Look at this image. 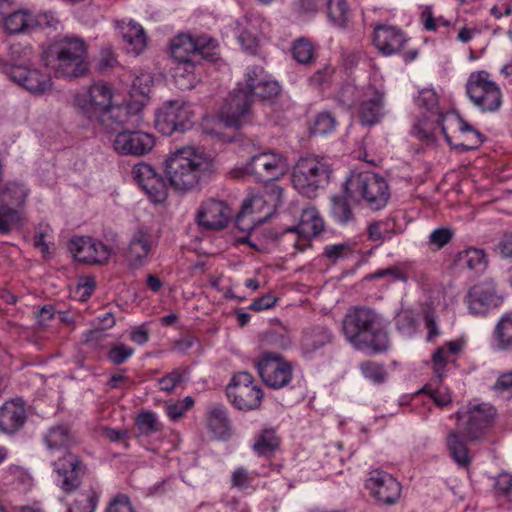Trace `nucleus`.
I'll return each mask as SVG.
<instances>
[{
	"instance_id": "obj_1",
	"label": "nucleus",
	"mask_w": 512,
	"mask_h": 512,
	"mask_svg": "<svg viewBox=\"0 0 512 512\" xmlns=\"http://www.w3.org/2000/svg\"><path fill=\"white\" fill-rule=\"evenodd\" d=\"M279 92L278 82L270 79L263 67L250 66L246 71L245 82L239 83L226 100L225 111L221 113L219 120L226 127L239 129L249 121L253 98L269 100Z\"/></svg>"
},
{
	"instance_id": "obj_2",
	"label": "nucleus",
	"mask_w": 512,
	"mask_h": 512,
	"mask_svg": "<svg viewBox=\"0 0 512 512\" xmlns=\"http://www.w3.org/2000/svg\"><path fill=\"white\" fill-rule=\"evenodd\" d=\"M455 416L457 428L447 435L446 445L457 465L467 468L472 461V456L462 437L469 442L481 440L492 426L496 410L489 403H469L458 410Z\"/></svg>"
},
{
	"instance_id": "obj_3",
	"label": "nucleus",
	"mask_w": 512,
	"mask_h": 512,
	"mask_svg": "<svg viewBox=\"0 0 512 512\" xmlns=\"http://www.w3.org/2000/svg\"><path fill=\"white\" fill-rule=\"evenodd\" d=\"M346 341L356 350L383 354L390 349V339L381 316L363 306L350 307L342 320Z\"/></svg>"
},
{
	"instance_id": "obj_4",
	"label": "nucleus",
	"mask_w": 512,
	"mask_h": 512,
	"mask_svg": "<svg viewBox=\"0 0 512 512\" xmlns=\"http://www.w3.org/2000/svg\"><path fill=\"white\" fill-rule=\"evenodd\" d=\"M165 173L175 190L187 192L198 188L212 176L214 163L199 148L181 147L166 159Z\"/></svg>"
},
{
	"instance_id": "obj_5",
	"label": "nucleus",
	"mask_w": 512,
	"mask_h": 512,
	"mask_svg": "<svg viewBox=\"0 0 512 512\" xmlns=\"http://www.w3.org/2000/svg\"><path fill=\"white\" fill-rule=\"evenodd\" d=\"M112 89L107 84L97 83L85 92L77 94L74 105L78 112L91 123H97L103 131L112 123L127 120V105H112Z\"/></svg>"
},
{
	"instance_id": "obj_6",
	"label": "nucleus",
	"mask_w": 512,
	"mask_h": 512,
	"mask_svg": "<svg viewBox=\"0 0 512 512\" xmlns=\"http://www.w3.org/2000/svg\"><path fill=\"white\" fill-rule=\"evenodd\" d=\"M218 43L207 36L193 38L189 34H179L170 44L171 56L177 62L176 77H189L188 88L194 86V72L203 60L214 62L218 58Z\"/></svg>"
},
{
	"instance_id": "obj_7",
	"label": "nucleus",
	"mask_w": 512,
	"mask_h": 512,
	"mask_svg": "<svg viewBox=\"0 0 512 512\" xmlns=\"http://www.w3.org/2000/svg\"><path fill=\"white\" fill-rule=\"evenodd\" d=\"M141 119L139 111L129 109L127 120L124 123H112L103 130L118 154L139 157L146 155L153 149L155 145L154 137L137 129Z\"/></svg>"
},
{
	"instance_id": "obj_8",
	"label": "nucleus",
	"mask_w": 512,
	"mask_h": 512,
	"mask_svg": "<svg viewBox=\"0 0 512 512\" xmlns=\"http://www.w3.org/2000/svg\"><path fill=\"white\" fill-rule=\"evenodd\" d=\"M344 190L351 201L373 212L384 209L391 197L386 179L369 171L352 172L344 182Z\"/></svg>"
},
{
	"instance_id": "obj_9",
	"label": "nucleus",
	"mask_w": 512,
	"mask_h": 512,
	"mask_svg": "<svg viewBox=\"0 0 512 512\" xmlns=\"http://www.w3.org/2000/svg\"><path fill=\"white\" fill-rule=\"evenodd\" d=\"M56 77L76 79L89 71L87 44L80 37L66 36L52 47Z\"/></svg>"
},
{
	"instance_id": "obj_10",
	"label": "nucleus",
	"mask_w": 512,
	"mask_h": 512,
	"mask_svg": "<svg viewBox=\"0 0 512 512\" xmlns=\"http://www.w3.org/2000/svg\"><path fill=\"white\" fill-rule=\"evenodd\" d=\"M330 166L317 157L301 158L292 172V184L302 195L312 198L330 180Z\"/></svg>"
},
{
	"instance_id": "obj_11",
	"label": "nucleus",
	"mask_w": 512,
	"mask_h": 512,
	"mask_svg": "<svg viewBox=\"0 0 512 512\" xmlns=\"http://www.w3.org/2000/svg\"><path fill=\"white\" fill-rule=\"evenodd\" d=\"M416 104L426 112L413 125L411 134L427 144H433L436 133L446 120L438 105V95L433 89H423L416 98Z\"/></svg>"
},
{
	"instance_id": "obj_12",
	"label": "nucleus",
	"mask_w": 512,
	"mask_h": 512,
	"mask_svg": "<svg viewBox=\"0 0 512 512\" xmlns=\"http://www.w3.org/2000/svg\"><path fill=\"white\" fill-rule=\"evenodd\" d=\"M465 90L469 100L482 112H496L502 105L501 88L486 70L471 72Z\"/></svg>"
},
{
	"instance_id": "obj_13",
	"label": "nucleus",
	"mask_w": 512,
	"mask_h": 512,
	"mask_svg": "<svg viewBox=\"0 0 512 512\" xmlns=\"http://www.w3.org/2000/svg\"><path fill=\"white\" fill-rule=\"evenodd\" d=\"M226 395L235 408L243 411L259 408L264 396L253 376L246 371L233 375L226 387Z\"/></svg>"
},
{
	"instance_id": "obj_14",
	"label": "nucleus",
	"mask_w": 512,
	"mask_h": 512,
	"mask_svg": "<svg viewBox=\"0 0 512 512\" xmlns=\"http://www.w3.org/2000/svg\"><path fill=\"white\" fill-rule=\"evenodd\" d=\"M155 126L160 133L171 136L175 132L183 133L193 126V114L182 100H170L158 109Z\"/></svg>"
},
{
	"instance_id": "obj_15",
	"label": "nucleus",
	"mask_w": 512,
	"mask_h": 512,
	"mask_svg": "<svg viewBox=\"0 0 512 512\" xmlns=\"http://www.w3.org/2000/svg\"><path fill=\"white\" fill-rule=\"evenodd\" d=\"M256 367L263 383L272 389L285 388L293 379L291 363L277 353H264Z\"/></svg>"
},
{
	"instance_id": "obj_16",
	"label": "nucleus",
	"mask_w": 512,
	"mask_h": 512,
	"mask_svg": "<svg viewBox=\"0 0 512 512\" xmlns=\"http://www.w3.org/2000/svg\"><path fill=\"white\" fill-rule=\"evenodd\" d=\"M288 171V163L281 154L267 151L256 154L245 165V172L259 182L275 181Z\"/></svg>"
},
{
	"instance_id": "obj_17",
	"label": "nucleus",
	"mask_w": 512,
	"mask_h": 512,
	"mask_svg": "<svg viewBox=\"0 0 512 512\" xmlns=\"http://www.w3.org/2000/svg\"><path fill=\"white\" fill-rule=\"evenodd\" d=\"M465 303L471 314L485 316L503 303V297L498 293L495 281L485 279L468 290Z\"/></svg>"
},
{
	"instance_id": "obj_18",
	"label": "nucleus",
	"mask_w": 512,
	"mask_h": 512,
	"mask_svg": "<svg viewBox=\"0 0 512 512\" xmlns=\"http://www.w3.org/2000/svg\"><path fill=\"white\" fill-rule=\"evenodd\" d=\"M232 209L224 200L208 198L201 202L195 214V222L203 230L220 231L232 219Z\"/></svg>"
},
{
	"instance_id": "obj_19",
	"label": "nucleus",
	"mask_w": 512,
	"mask_h": 512,
	"mask_svg": "<svg viewBox=\"0 0 512 512\" xmlns=\"http://www.w3.org/2000/svg\"><path fill=\"white\" fill-rule=\"evenodd\" d=\"M365 488L379 505L396 504L402 491L400 482L383 470L371 471L365 481Z\"/></svg>"
},
{
	"instance_id": "obj_20",
	"label": "nucleus",
	"mask_w": 512,
	"mask_h": 512,
	"mask_svg": "<svg viewBox=\"0 0 512 512\" xmlns=\"http://www.w3.org/2000/svg\"><path fill=\"white\" fill-rule=\"evenodd\" d=\"M0 73L33 94H43L51 88V79L38 69L12 65L0 60Z\"/></svg>"
},
{
	"instance_id": "obj_21",
	"label": "nucleus",
	"mask_w": 512,
	"mask_h": 512,
	"mask_svg": "<svg viewBox=\"0 0 512 512\" xmlns=\"http://www.w3.org/2000/svg\"><path fill=\"white\" fill-rule=\"evenodd\" d=\"M69 250L74 258L89 265L106 264L112 253V248L90 236H75L69 242Z\"/></svg>"
},
{
	"instance_id": "obj_22",
	"label": "nucleus",
	"mask_w": 512,
	"mask_h": 512,
	"mask_svg": "<svg viewBox=\"0 0 512 512\" xmlns=\"http://www.w3.org/2000/svg\"><path fill=\"white\" fill-rule=\"evenodd\" d=\"M53 466L61 489L67 493L75 491L81 485L82 478L87 472V467L79 456L69 451L54 461Z\"/></svg>"
},
{
	"instance_id": "obj_23",
	"label": "nucleus",
	"mask_w": 512,
	"mask_h": 512,
	"mask_svg": "<svg viewBox=\"0 0 512 512\" xmlns=\"http://www.w3.org/2000/svg\"><path fill=\"white\" fill-rule=\"evenodd\" d=\"M134 180L149 196L151 201L162 203L167 198V185L163 177L156 172L153 166L141 162L133 167Z\"/></svg>"
},
{
	"instance_id": "obj_24",
	"label": "nucleus",
	"mask_w": 512,
	"mask_h": 512,
	"mask_svg": "<svg viewBox=\"0 0 512 512\" xmlns=\"http://www.w3.org/2000/svg\"><path fill=\"white\" fill-rule=\"evenodd\" d=\"M324 229V221L315 207L303 209L298 225L285 229L286 233H297L299 239L294 246L299 251H304L308 246V240L319 235Z\"/></svg>"
},
{
	"instance_id": "obj_25",
	"label": "nucleus",
	"mask_w": 512,
	"mask_h": 512,
	"mask_svg": "<svg viewBox=\"0 0 512 512\" xmlns=\"http://www.w3.org/2000/svg\"><path fill=\"white\" fill-rule=\"evenodd\" d=\"M153 250V242L148 232L136 231L127 247L123 250V258L129 269H139L149 262Z\"/></svg>"
},
{
	"instance_id": "obj_26",
	"label": "nucleus",
	"mask_w": 512,
	"mask_h": 512,
	"mask_svg": "<svg viewBox=\"0 0 512 512\" xmlns=\"http://www.w3.org/2000/svg\"><path fill=\"white\" fill-rule=\"evenodd\" d=\"M373 42L378 51L384 56L399 53L407 42L405 33L390 25H377L374 28Z\"/></svg>"
},
{
	"instance_id": "obj_27",
	"label": "nucleus",
	"mask_w": 512,
	"mask_h": 512,
	"mask_svg": "<svg viewBox=\"0 0 512 512\" xmlns=\"http://www.w3.org/2000/svg\"><path fill=\"white\" fill-rule=\"evenodd\" d=\"M334 334L331 328L324 324H313L302 331L300 349L304 356L312 357L317 351L332 344Z\"/></svg>"
},
{
	"instance_id": "obj_28",
	"label": "nucleus",
	"mask_w": 512,
	"mask_h": 512,
	"mask_svg": "<svg viewBox=\"0 0 512 512\" xmlns=\"http://www.w3.org/2000/svg\"><path fill=\"white\" fill-rule=\"evenodd\" d=\"M26 419L27 415L21 399L6 401L0 407V432L14 434L24 426Z\"/></svg>"
},
{
	"instance_id": "obj_29",
	"label": "nucleus",
	"mask_w": 512,
	"mask_h": 512,
	"mask_svg": "<svg viewBox=\"0 0 512 512\" xmlns=\"http://www.w3.org/2000/svg\"><path fill=\"white\" fill-rule=\"evenodd\" d=\"M384 97V91L373 89L371 97L360 103L358 114L363 125L374 126L381 121L384 116Z\"/></svg>"
},
{
	"instance_id": "obj_30",
	"label": "nucleus",
	"mask_w": 512,
	"mask_h": 512,
	"mask_svg": "<svg viewBox=\"0 0 512 512\" xmlns=\"http://www.w3.org/2000/svg\"><path fill=\"white\" fill-rule=\"evenodd\" d=\"M349 200L351 199L344 190V185L342 186L341 193L334 194L330 198V216L333 221L340 226H348L356 223V215Z\"/></svg>"
},
{
	"instance_id": "obj_31",
	"label": "nucleus",
	"mask_w": 512,
	"mask_h": 512,
	"mask_svg": "<svg viewBox=\"0 0 512 512\" xmlns=\"http://www.w3.org/2000/svg\"><path fill=\"white\" fill-rule=\"evenodd\" d=\"M44 442L50 451L70 449L78 444L76 434L68 425L59 424L52 426L44 435Z\"/></svg>"
},
{
	"instance_id": "obj_32",
	"label": "nucleus",
	"mask_w": 512,
	"mask_h": 512,
	"mask_svg": "<svg viewBox=\"0 0 512 512\" xmlns=\"http://www.w3.org/2000/svg\"><path fill=\"white\" fill-rule=\"evenodd\" d=\"M262 206V199L259 197H252L244 201L242 210L238 213L235 219V226L241 232L249 233L254 229L257 224L265 222L270 213H267L263 218H256L253 215V210Z\"/></svg>"
},
{
	"instance_id": "obj_33",
	"label": "nucleus",
	"mask_w": 512,
	"mask_h": 512,
	"mask_svg": "<svg viewBox=\"0 0 512 512\" xmlns=\"http://www.w3.org/2000/svg\"><path fill=\"white\" fill-rule=\"evenodd\" d=\"M458 124H459L460 134L461 135L471 134L472 139H471L470 143H465V142L454 143L452 140V137L448 134L447 126L444 123V124H442L439 131L443 134L448 145L451 148H453L457 151H460V152L477 149L483 143V140H484L483 135L478 130H476L473 126H471L467 122L463 121L462 119L458 121Z\"/></svg>"
},
{
	"instance_id": "obj_34",
	"label": "nucleus",
	"mask_w": 512,
	"mask_h": 512,
	"mask_svg": "<svg viewBox=\"0 0 512 512\" xmlns=\"http://www.w3.org/2000/svg\"><path fill=\"white\" fill-rule=\"evenodd\" d=\"M458 124H459L460 134L461 135L471 134L472 139H471L470 143H465V142L454 143L452 140V137L448 134L447 126L444 123V124H442L439 131L443 134L448 145L451 148H453L457 151H460V152L477 149L483 143V140H484L483 135L478 130H476L473 126H471L467 122L463 121L462 119L458 121Z\"/></svg>"
},
{
	"instance_id": "obj_35",
	"label": "nucleus",
	"mask_w": 512,
	"mask_h": 512,
	"mask_svg": "<svg viewBox=\"0 0 512 512\" xmlns=\"http://www.w3.org/2000/svg\"><path fill=\"white\" fill-rule=\"evenodd\" d=\"M258 22L259 18L253 14H246L237 22L239 33L238 41L241 46L250 53H254L258 46V29L256 26V23Z\"/></svg>"
},
{
	"instance_id": "obj_36",
	"label": "nucleus",
	"mask_w": 512,
	"mask_h": 512,
	"mask_svg": "<svg viewBox=\"0 0 512 512\" xmlns=\"http://www.w3.org/2000/svg\"><path fill=\"white\" fill-rule=\"evenodd\" d=\"M207 427L217 439H226L231 434V421L223 405L212 407L207 415Z\"/></svg>"
},
{
	"instance_id": "obj_37",
	"label": "nucleus",
	"mask_w": 512,
	"mask_h": 512,
	"mask_svg": "<svg viewBox=\"0 0 512 512\" xmlns=\"http://www.w3.org/2000/svg\"><path fill=\"white\" fill-rule=\"evenodd\" d=\"M121 34L124 42L130 47V50L138 55L147 45V37L143 27L135 22L130 21L121 27Z\"/></svg>"
},
{
	"instance_id": "obj_38",
	"label": "nucleus",
	"mask_w": 512,
	"mask_h": 512,
	"mask_svg": "<svg viewBox=\"0 0 512 512\" xmlns=\"http://www.w3.org/2000/svg\"><path fill=\"white\" fill-rule=\"evenodd\" d=\"M493 338L498 350L512 352V312L501 316L494 328Z\"/></svg>"
},
{
	"instance_id": "obj_39",
	"label": "nucleus",
	"mask_w": 512,
	"mask_h": 512,
	"mask_svg": "<svg viewBox=\"0 0 512 512\" xmlns=\"http://www.w3.org/2000/svg\"><path fill=\"white\" fill-rule=\"evenodd\" d=\"M459 264L475 272H483L488 266V259L483 249L470 247L458 254Z\"/></svg>"
},
{
	"instance_id": "obj_40",
	"label": "nucleus",
	"mask_w": 512,
	"mask_h": 512,
	"mask_svg": "<svg viewBox=\"0 0 512 512\" xmlns=\"http://www.w3.org/2000/svg\"><path fill=\"white\" fill-rule=\"evenodd\" d=\"M280 445V439L273 428L263 429L257 436L253 450L259 456L272 455Z\"/></svg>"
},
{
	"instance_id": "obj_41",
	"label": "nucleus",
	"mask_w": 512,
	"mask_h": 512,
	"mask_svg": "<svg viewBox=\"0 0 512 512\" xmlns=\"http://www.w3.org/2000/svg\"><path fill=\"white\" fill-rule=\"evenodd\" d=\"M356 254V243L343 242L326 245L323 249V256L331 263L354 257Z\"/></svg>"
},
{
	"instance_id": "obj_42",
	"label": "nucleus",
	"mask_w": 512,
	"mask_h": 512,
	"mask_svg": "<svg viewBox=\"0 0 512 512\" xmlns=\"http://www.w3.org/2000/svg\"><path fill=\"white\" fill-rule=\"evenodd\" d=\"M32 25L33 17L23 10L15 11L4 19L5 30L10 34L25 32Z\"/></svg>"
},
{
	"instance_id": "obj_43",
	"label": "nucleus",
	"mask_w": 512,
	"mask_h": 512,
	"mask_svg": "<svg viewBox=\"0 0 512 512\" xmlns=\"http://www.w3.org/2000/svg\"><path fill=\"white\" fill-rule=\"evenodd\" d=\"M327 14L333 25L345 28L350 18V10L346 0H328Z\"/></svg>"
},
{
	"instance_id": "obj_44",
	"label": "nucleus",
	"mask_w": 512,
	"mask_h": 512,
	"mask_svg": "<svg viewBox=\"0 0 512 512\" xmlns=\"http://www.w3.org/2000/svg\"><path fill=\"white\" fill-rule=\"evenodd\" d=\"M336 125L337 121L334 115L328 111H322L313 118L309 131L312 135L324 136L333 132Z\"/></svg>"
},
{
	"instance_id": "obj_45",
	"label": "nucleus",
	"mask_w": 512,
	"mask_h": 512,
	"mask_svg": "<svg viewBox=\"0 0 512 512\" xmlns=\"http://www.w3.org/2000/svg\"><path fill=\"white\" fill-rule=\"evenodd\" d=\"M264 183L263 195H256L255 197L262 199V205L267 204L270 207L268 213L271 214L272 210H275L282 203L283 189L274 181Z\"/></svg>"
},
{
	"instance_id": "obj_46",
	"label": "nucleus",
	"mask_w": 512,
	"mask_h": 512,
	"mask_svg": "<svg viewBox=\"0 0 512 512\" xmlns=\"http://www.w3.org/2000/svg\"><path fill=\"white\" fill-rule=\"evenodd\" d=\"M410 265L404 264L401 267L400 266H392L387 267L383 269H379L367 276V279L374 280V279H380L384 277H391L392 282H398L401 281L403 283H406L408 281V271H409Z\"/></svg>"
},
{
	"instance_id": "obj_47",
	"label": "nucleus",
	"mask_w": 512,
	"mask_h": 512,
	"mask_svg": "<svg viewBox=\"0 0 512 512\" xmlns=\"http://www.w3.org/2000/svg\"><path fill=\"white\" fill-rule=\"evenodd\" d=\"M359 369L362 375L374 382L375 384H382L387 378V371L383 364L376 363L373 361H364L360 363Z\"/></svg>"
},
{
	"instance_id": "obj_48",
	"label": "nucleus",
	"mask_w": 512,
	"mask_h": 512,
	"mask_svg": "<svg viewBox=\"0 0 512 512\" xmlns=\"http://www.w3.org/2000/svg\"><path fill=\"white\" fill-rule=\"evenodd\" d=\"M293 58L301 63L308 64L313 60L314 48L312 43L306 38H298L292 45Z\"/></svg>"
},
{
	"instance_id": "obj_49",
	"label": "nucleus",
	"mask_w": 512,
	"mask_h": 512,
	"mask_svg": "<svg viewBox=\"0 0 512 512\" xmlns=\"http://www.w3.org/2000/svg\"><path fill=\"white\" fill-rule=\"evenodd\" d=\"M188 374V368L174 369L158 380L160 390L168 393L172 392L177 385L184 382V379Z\"/></svg>"
},
{
	"instance_id": "obj_50",
	"label": "nucleus",
	"mask_w": 512,
	"mask_h": 512,
	"mask_svg": "<svg viewBox=\"0 0 512 512\" xmlns=\"http://www.w3.org/2000/svg\"><path fill=\"white\" fill-rule=\"evenodd\" d=\"M391 228L388 221H374L368 224L367 236L370 241L384 242L391 238Z\"/></svg>"
},
{
	"instance_id": "obj_51",
	"label": "nucleus",
	"mask_w": 512,
	"mask_h": 512,
	"mask_svg": "<svg viewBox=\"0 0 512 512\" xmlns=\"http://www.w3.org/2000/svg\"><path fill=\"white\" fill-rule=\"evenodd\" d=\"M136 425L140 434L145 436H150L160 429V424L155 414L151 411L140 413L137 417Z\"/></svg>"
},
{
	"instance_id": "obj_52",
	"label": "nucleus",
	"mask_w": 512,
	"mask_h": 512,
	"mask_svg": "<svg viewBox=\"0 0 512 512\" xmlns=\"http://www.w3.org/2000/svg\"><path fill=\"white\" fill-rule=\"evenodd\" d=\"M416 318L411 310H401L395 316L397 330L407 336H411L416 330Z\"/></svg>"
},
{
	"instance_id": "obj_53",
	"label": "nucleus",
	"mask_w": 512,
	"mask_h": 512,
	"mask_svg": "<svg viewBox=\"0 0 512 512\" xmlns=\"http://www.w3.org/2000/svg\"><path fill=\"white\" fill-rule=\"evenodd\" d=\"M134 354V349L124 343L113 344L107 352V359L114 365L125 363Z\"/></svg>"
},
{
	"instance_id": "obj_54",
	"label": "nucleus",
	"mask_w": 512,
	"mask_h": 512,
	"mask_svg": "<svg viewBox=\"0 0 512 512\" xmlns=\"http://www.w3.org/2000/svg\"><path fill=\"white\" fill-rule=\"evenodd\" d=\"M194 399L191 396L185 397L182 401L168 404L166 407L167 415L172 421H178L193 406Z\"/></svg>"
},
{
	"instance_id": "obj_55",
	"label": "nucleus",
	"mask_w": 512,
	"mask_h": 512,
	"mask_svg": "<svg viewBox=\"0 0 512 512\" xmlns=\"http://www.w3.org/2000/svg\"><path fill=\"white\" fill-rule=\"evenodd\" d=\"M494 491L497 496L512 501V475L500 473L495 479Z\"/></svg>"
},
{
	"instance_id": "obj_56",
	"label": "nucleus",
	"mask_w": 512,
	"mask_h": 512,
	"mask_svg": "<svg viewBox=\"0 0 512 512\" xmlns=\"http://www.w3.org/2000/svg\"><path fill=\"white\" fill-rule=\"evenodd\" d=\"M419 392L427 394L439 407H445L452 401L451 394L447 389H434L431 385H425Z\"/></svg>"
},
{
	"instance_id": "obj_57",
	"label": "nucleus",
	"mask_w": 512,
	"mask_h": 512,
	"mask_svg": "<svg viewBox=\"0 0 512 512\" xmlns=\"http://www.w3.org/2000/svg\"><path fill=\"white\" fill-rule=\"evenodd\" d=\"M452 237L453 231L451 229L437 228L429 236V245L433 246V250H440L451 241Z\"/></svg>"
},
{
	"instance_id": "obj_58",
	"label": "nucleus",
	"mask_w": 512,
	"mask_h": 512,
	"mask_svg": "<svg viewBox=\"0 0 512 512\" xmlns=\"http://www.w3.org/2000/svg\"><path fill=\"white\" fill-rule=\"evenodd\" d=\"M253 479L254 478H253L252 473H250L244 467H238L232 473L231 485L234 488L244 490V489H247L251 485Z\"/></svg>"
},
{
	"instance_id": "obj_59",
	"label": "nucleus",
	"mask_w": 512,
	"mask_h": 512,
	"mask_svg": "<svg viewBox=\"0 0 512 512\" xmlns=\"http://www.w3.org/2000/svg\"><path fill=\"white\" fill-rule=\"evenodd\" d=\"M450 355L445 347H439L432 355L433 369L436 377L441 380L444 374L446 364L449 362Z\"/></svg>"
},
{
	"instance_id": "obj_60",
	"label": "nucleus",
	"mask_w": 512,
	"mask_h": 512,
	"mask_svg": "<svg viewBox=\"0 0 512 512\" xmlns=\"http://www.w3.org/2000/svg\"><path fill=\"white\" fill-rule=\"evenodd\" d=\"M105 512H135V510L127 495L118 494L109 502Z\"/></svg>"
},
{
	"instance_id": "obj_61",
	"label": "nucleus",
	"mask_w": 512,
	"mask_h": 512,
	"mask_svg": "<svg viewBox=\"0 0 512 512\" xmlns=\"http://www.w3.org/2000/svg\"><path fill=\"white\" fill-rule=\"evenodd\" d=\"M99 501V494L95 491H90L86 498V505L81 508L79 503L76 502L73 506L69 507L67 512H95Z\"/></svg>"
},
{
	"instance_id": "obj_62",
	"label": "nucleus",
	"mask_w": 512,
	"mask_h": 512,
	"mask_svg": "<svg viewBox=\"0 0 512 512\" xmlns=\"http://www.w3.org/2000/svg\"><path fill=\"white\" fill-rule=\"evenodd\" d=\"M117 64V59L110 47H104L100 51L98 60V70L104 71L114 67Z\"/></svg>"
},
{
	"instance_id": "obj_63",
	"label": "nucleus",
	"mask_w": 512,
	"mask_h": 512,
	"mask_svg": "<svg viewBox=\"0 0 512 512\" xmlns=\"http://www.w3.org/2000/svg\"><path fill=\"white\" fill-rule=\"evenodd\" d=\"M494 390L512 395V370L501 374L493 386Z\"/></svg>"
},
{
	"instance_id": "obj_64",
	"label": "nucleus",
	"mask_w": 512,
	"mask_h": 512,
	"mask_svg": "<svg viewBox=\"0 0 512 512\" xmlns=\"http://www.w3.org/2000/svg\"><path fill=\"white\" fill-rule=\"evenodd\" d=\"M496 251L503 258H512V233H506L499 240Z\"/></svg>"
}]
</instances>
